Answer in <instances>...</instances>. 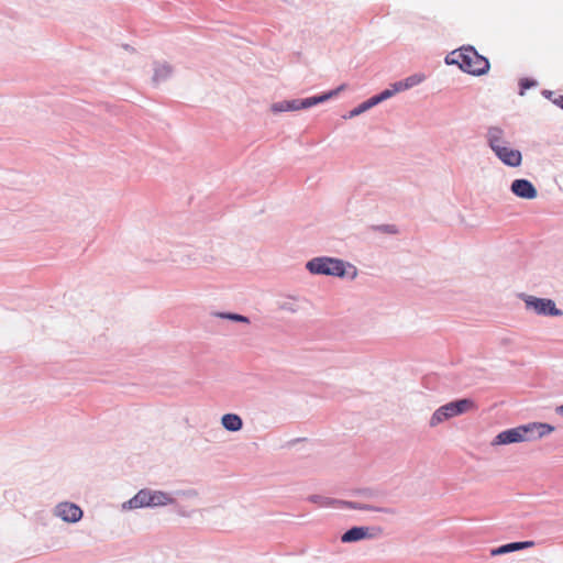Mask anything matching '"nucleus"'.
<instances>
[{
	"instance_id": "obj_30",
	"label": "nucleus",
	"mask_w": 563,
	"mask_h": 563,
	"mask_svg": "<svg viewBox=\"0 0 563 563\" xmlns=\"http://www.w3.org/2000/svg\"><path fill=\"white\" fill-rule=\"evenodd\" d=\"M542 93L548 98L550 99L551 96H552V91H549V90H543Z\"/></svg>"
},
{
	"instance_id": "obj_1",
	"label": "nucleus",
	"mask_w": 563,
	"mask_h": 563,
	"mask_svg": "<svg viewBox=\"0 0 563 563\" xmlns=\"http://www.w3.org/2000/svg\"><path fill=\"white\" fill-rule=\"evenodd\" d=\"M553 430L554 427L549 423L530 422L499 432L492 441V445H507L536 441L551 433Z\"/></svg>"
},
{
	"instance_id": "obj_11",
	"label": "nucleus",
	"mask_w": 563,
	"mask_h": 563,
	"mask_svg": "<svg viewBox=\"0 0 563 563\" xmlns=\"http://www.w3.org/2000/svg\"><path fill=\"white\" fill-rule=\"evenodd\" d=\"M494 154L503 164L509 167H518L522 163L521 152L509 147V145L495 150Z\"/></svg>"
},
{
	"instance_id": "obj_17",
	"label": "nucleus",
	"mask_w": 563,
	"mask_h": 563,
	"mask_svg": "<svg viewBox=\"0 0 563 563\" xmlns=\"http://www.w3.org/2000/svg\"><path fill=\"white\" fill-rule=\"evenodd\" d=\"M170 73H172V69L168 65L159 64L155 67L153 80L155 82H161V81L165 80L166 78H168Z\"/></svg>"
},
{
	"instance_id": "obj_19",
	"label": "nucleus",
	"mask_w": 563,
	"mask_h": 563,
	"mask_svg": "<svg viewBox=\"0 0 563 563\" xmlns=\"http://www.w3.org/2000/svg\"><path fill=\"white\" fill-rule=\"evenodd\" d=\"M308 500L312 504L320 506V507H329V506H333V505L338 504L336 499H332V498L321 496V495H310L308 497Z\"/></svg>"
},
{
	"instance_id": "obj_8",
	"label": "nucleus",
	"mask_w": 563,
	"mask_h": 563,
	"mask_svg": "<svg viewBox=\"0 0 563 563\" xmlns=\"http://www.w3.org/2000/svg\"><path fill=\"white\" fill-rule=\"evenodd\" d=\"M419 81H420V79L413 76V77H409L405 80L395 82V84L390 85L389 88L382 91L380 93H378V95L369 98L367 101L363 102L361 106H377L379 102L385 101L386 99L390 98L391 96H394L395 93H397L399 91L406 90V89L415 86Z\"/></svg>"
},
{
	"instance_id": "obj_20",
	"label": "nucleus",
	"mask_w": 563,
	"mask_h": 563,
	"mask_svg": "<svg viewBox=\"0 0 563 563\" xmlns=\"http://www.w3.org/2000/svg\"><path fill=\"white\" fill-rule=\"evenodd\" d=\"M217 316L222 319H228L234 322L250 323V319L246 316L234 312H220Z\"/></svg>"
},
{
	"instance_id": "obj_10",
	"label": "nucleus",
	"mask_w": 563,
	"mask_h": 563,
	"mask_svg": "<svg viewBox=\"0 0 563 563\" xmlns=\"http://www.w3.org/2000/svg\"><path fill=\"white\" fill-rule=\"evenodd\" d=\"M510 191L518 198L532 200L537 198L538 190L528 179L517 178L510 185Z\"/></svg>"
},
{
	"instance_id": "obj_23",
	"label": "nucleus",
	"mask_w": 563,
	"mask_h": 563,
	"mask_svg": "<svg viewBox=\"0 0 563 563\" xmlns=\"http://www.w3.org/2000/svg\"><path fill=\"white\" fill-rule=\"evenodd\" d=\"M279 308L284 311L295 313L298 311V306L292 300H287L280 303Z\"/></svg>"
},
{
	"instance_id": "obj_24",
	"label": "nucleus",
	"mask_w": 563,
	"mask_h": 563,
	"mask_svg": "<svg viewBox=\"0 0 563 563\" xmlns=\"http://www.w3.org/2000/svg\"><path fill=\"white\" fill-rule=\"evenodd\" d=\"M519 86H520V95H523L526 89L537 86V81L528 79V78H523L520 80Z\"/></svg>"
},
{
	"instance_id": "obj_4",
	"label": "nucleus",
	"mask_w": 563,
	"mask_h": 563,
	"mask_svg": "<svg viewBox=\"0 0 563 563\" xmlns=\"http://www.w3.org/2000/svg\"><path fill=\"white\" fill-rule=\"evenodd\" d=\"M476 408L474 400L470 398H461L450 401L441 407H439L431 416L429 420V426L431 428H435L437 426L443 423L444 421L454 418L456 416H461L470 410Z\"/></svg>"
},
{
	"instance_id": "obj_5",
	"label": "nucleus",
	"mask_w": 563,
	"mask_h": 563,
	"mask_svg": "<svg viewBox=\"0 0 563 563\" xmlns=\"http://www.w3.org/2000/svg\"><path fill=\"white\" fill-rule=\"evenodd\" d=\"M518 297L525 302L528 311L542 317H560L563 311L559 309L555 302L549 298H539L532 295L521 292Z\"/></svg>"
},
{
	"instance_id": "obj_26",
	"label": "nucleus",
	"mask_w": 563,
	"mask_h": 563,
	"mask_svg": "<svg viewBox=\"0 0 563 563\" xmlns=\"http://www.w3.org/2000/svg\"><path fill=\"white\" fill-rule=\"evenodd\" d=\"M338 505H341L342 507H345V508L357 509V510H360V507H361V503L349 501V500H338Z\"/></svg>"
},
{
	"instance_id": "obj_6",
	"label": "nucleus",
	"mask_w": 563,
	"mask_h": 563,
	"mask_svg": "<svg viewBox=\"0 0 563 563\" xmlns=\"http://www.w3.org/2000/svg\"><path fill=\"white\" fill-rule=\"evenodd\" d=\"M148 500L151 508L173 505L175 507V511L181 517H190L192 514V510L187 509V507L180 503H176V498L172 493L150 489Z\"/></svg>"
},
{
	"instance_id": "obj_32",
	"label": "nucleus",
	"mask_w": 563,
	"mask_h": 563,
	"mask_svg": "<svg viewBox=\"0 0 563 563\" xmlns=\"http://www.w3.org/2000/svg\"><path fill=\"white\" fill-rule=\"evenodd\" d=\"M556 412L560 413V415H563V405L556 407Z\"/></svg>"
},
{
	"instance_id": "obj_29",
	"label": "nucleus",
	"mask_w": 563,
	"mask_h": 563,
	"mask_svg": "<svg viewBox=\"0 0 563 563\" xmlns=\"http://www.w3.org/2000/svg\"><path fill=\"white\" fill-rule=\"evenodd\" d=\"M274 112H282V111H286V110H297L298 108H282V107H278V108H272Z\"/></svg>"
},
{
	"instance_id": "obj_25",
	"label": "nucleus",
	"mask_w": 563,
	"mask_h": 563,
	"mask_svg": "<svg viewBox=\"0 0 563 563\" xmlns=\"http://www.w3.org/2000/svg\"><path fill=\"white\" fill-rule=\"evenodd\" d=\"M368 108H353V110H351L349 113L346 114H342V119L344 120H347V119H353L360 114H362L364 111H366Z\"/></svg>"
},
{
	"instance_id": "obj_14",
	"label": "nucleus",
	"mask_w": 563,
	"mask_h": 563,
	"mask_svg": "<svg viewBox=\"0 0 563 563\" xmlns=\"http://www.w3.org/2000/svg\"><path fill=\"white\" fill-rule=\"evenodd\" d=\"M532 541H518V542H510L507 544H503L500 547L494 548L490 550L492 556L503 555L507 553H511L515 551H519L529 547H532Z\"/></svg>"
},
{
	"instance_id": "obj_28",
	"label": "nucleus",
	"mask_w": 563,
	"mask_h": 563,
	"mask_svg": "<svg viewBox=\"0 0 563 563\" xmlns=\"http://www.w3.org/2000/svg\"><path fill=\"white\" fill-rule=\"evenodd\" d=\"M196 262V258H191L190 255H187L186 258H181L180 263L184 265H190Z\"/></svg>"
},
{
	"instance_id": "obj_3",
	"label": "nucleus",
	"mask_w": 563,
	"mask_h": 563,
	"mask_svg": "<svg viewBox=\"0 0 563 563\" xmlns=\"http://www.w3.org/2000/svg\"><path fill=\"white\" fill-rule=\"evenodd\" d=\"M446 63L456 64L463 71L474 76H482L489 70V62L479 55L472 46L462 47L446 58Z\"/></svg>"
},
{
	"instance_id": "obj_9",
	"label": "nucleus",
	"mask_w": 563,
	"mask_h": 563,
	"mask_svg": "<svg viewBox=\"0 0 563 563\" xmlns=\"http://www.w3.org/2000/svg\"><path fill=\"white\" fill-rule=\"evenodd\" d=\"M54 515L65 522L75 523L82 518L84 512L76 504L64 501L55 507Z\"/></svg>"
},
{
	"instance_id": "obj_22",
	"label": "nucleus",
	"mask_w": 563,
	"mask_h": 563,
	"mask_svg": "<svg viewBox=\"0 0 563 563\" xmlns=\"http://www.w3.org/2000/svg\"><path fill=\"white\" fill-rule=\"evenodd\" d=\"M375 231H379L382 233H386V234H397L398 233V229L396 225L394 224H382V225H376L373 228Z\"/></svg>"
},
{
	"instance_id": "obj_15",
	"label": "nucleus",
	"mask_w": 563,
	"mask_h": 563,
	"mask_svg": "<svg viewBox=\"0 0 563 563\" xmlns=\"http://www.w3.org/2000/svg\"><path fill=\"white\" fill-rule=\"evenodd\" d=\"M222 427L230 432H238L243 428V420L236 413H225L221 417Z\"/></svg>"
},
{
	"instance_id": "obj_31",
	"label": "nucleus",
	"mask_w": 563,
	"mask_h": 563,
	"mask_svg": "<svg viewBox=\"0 0 563 563\" xmlns=\"http://www.w3.org/2000/svg\"><path fill=\"white\" fill-rule=\"evenodd\" d=\"M213 260H214V258H213V256H206V257H205V260H203V262H205V263H212V262H213Z\"/></svg>"
},
{
	"instance_id": "obj_13",
	"label": "nucleus",
	"mask_w": 563,
	"mask_h": 563,
	"mask_svg": "<svg viewBox=\"0 0 563 563\" xmlns=\"http://www.w3.org/2000/svg\"><path fill=\"white\" fill-rule=\"evenodd\" d=\"M148 498H150V489L143 488V489L139 490L134 497H132L128 501L123 503L122 508H123V510H131V509L150 507Z\"/></svg>"
},
{
	"instance_id": "obj_16",
	"label": "nucleus",
	"mask_w": 563,
	"mask_h": 563,
	"mask_svg": "<svg viewBox=\"0 0 563 563\" xmlns=\"http://www.w3.org/2000/svg\"><path fill=\"white\" fill-rule=\"evenodd\" d=\"M339 91V89L336 90H332L330 92H327V93H322L320 96H314V97H309V98H305L302 100H300V102L298 103V106H305V107H308V106H316L320 102H324L327 100H329L333 95H336ZM286 106H297V101H289L286 103Z\"/></svg>"
},
{
	"instance_id": "obj_18",
	"label": "nucleus",
	"mask_w": 563,
	"mask_h": 563,
	"mask_svg": "<svg viewBox=\"0 0 563 563\" xmlns=\"http://www.w3.org/2000/svg\"><path fill=\"white\" fill-rule=\"evenodd\" d=\"M172 495L176 498V503L179 500H191L198 498V492L196 489H178L172 493Z\"/></svg>"
},
{
	"instance_id": "obj_21",
	"label": "nucleus",
	"mask_w": 563,
	"mask_h": 563,
	"mask_svg": "<svg viewBox=\"0 0 563 563\" xmlns=\"http://www.w3.org/2000/svg\"><path fill=\"white\" fill-rule=\"evenodd\" d=\"M360 510L378 511V512L388 514V515H395L396 514V510L394 508L376 507V506H373V505L362 504V503H361Z\"/></svg>"
},
{
	"instance_id": "obj_27",
	"label": "nucleus",
	"mask_w": 563,
	"mask_h": 563,
	"mask_svg": "<svg viewBox=\"0 0 563 563\" xmlns=\"http://www.w3.org/2000/svg\"><path fill=\"white\" fill-rule=\"evenodd\" d=\"M360 493L366 498H373L374 496H376V493L372 489H363Z\"/></svg>"
},
{
	"instance_id": "obj_7",
	"label": "nucleus",
	"mask_w": 563,
	"mask_h": 563,
	"mask_svg": "<svg viewBox=\"0 0 563 563\" xmlns=\"http://www.w3.org/2000/svg\"><path fill=\"white\" fill-rule=\"evenodd\" d=\"M383 533V529L380 527H364V526H354L346 530L341 536L342 543H353L358 542L365 539H376L380 537Z\"/></svg>"
},
{
	"instance_id": "obj_2",
	"label": "nucleus",
	"mask_w": 563,
	"mask_h": 563,
	"mask_svg": "<svg viewBox=\"0 0 563 563\" xmlns=\"http://www.w3.org/2000/svg\"><path fill=\"white\" fill-rule=\"evenodd\" d=\"M306 268L313 275H325L335 277L349 276L355 279L357 276V268L343 260L328 256L314 257L307 262Z\"/></svg>"
},
{
	"instance_id": "obj_12",
	"label": "nucleus",
	"mask_w": 563,
	"mask_h": 563,
	"mask_svg": "<svg viewBox=\"0 0 563 563\" xmlns=\"http://www.w3.org/2000/svg\"><path fill=\"white\" fill-rule=\"evenodd\" d=\"M486 141L493 152L497 148L509 145V141L505 137V131L499 126H489L487 129Z\"/></svg>"
}]
</instances>
